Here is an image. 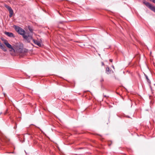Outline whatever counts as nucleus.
I'll list each match as a JSON object with an SVG mask.
<instances>
[{
  "instance_id": "obj_13",
  "label": "nucleus",
  "mask_w": 155,
  "mask_h": 155,
  "mask_svg": "<svg viewBox=\"0 0 155 155\" xmlns=\"http://www.w3.org/2000/svg\"><path fill=\"white\" fill-rule=\"evenodd\" d=\"M110 62H112L113 60H112V59H110Z\"/></svg>"
},
{
  "instance_id": "obj_1",
  "label": "nucleus",
  "mask_w": 155,
  "mask_h": 155,
  "mask_svg": "<svg viewBox=\"0 0 155 155\" xmlns=\"http://www.w3.org/2000/svg\"><path fill=\"white\" fill-rule=\"evenodd\" d=\"M15 29L19 34L22 35L23 38L26 40L27 42H30V40L32 39V36L30 35L29 33L26 32L23 29L19 27L15 26Z\"/></svg>"
},
{
  "instance_id": "obj_11",
  "label": "nucleus",
  "mask_w": 155,
  "mask_h": 155,
  "mask_svg": "<svg viewBox=\"0 0 155 155\" xmlns=\"http://www.w3.org/2000/svg\"><path fill=\"white\" fill-rule=\"evenodd\" d=\"M29 30L31 32H32V30L31 29H30V28H29Z\"/></svg>"
},
{
  "instance_id": "obj_4",
  "label": "nucleus",
  "mask_w": 155,
  "mask_h": 155,
  "mask_svg": "<svg viewBox=\"0 0 155 155\" xmlns=\"http://www.w3.org/2000/svg\"><path fill=\"white\" fill-rule=\"evenodd\" d=\"M6 7L9 11V12L10 13L9 17H11L13 14V12L12 9L11 7L7 5L6 6Z\"/></svg>"
},
{
  "instance_id": "obj_2",
  "label": "nucleus",
  "mask_w": 155,
  "mask_h": 155,
  "mask_svg": "<svg viewBox=\"0 0 155 155\" xmlns=\"http://www.w3.org/2000/svg\"><path fill=\"white\" fill-rule=\"evenodd\" d=\"M143 3L151 10L155 12V7L152 6L148 2H144Z\"/></svg>"
},
{
  "instance_id": "obj_9",
  "label": "nucleus",
  "mask_w": 155,
  "mask_h": 155,
  "mask_svg": "<svg viewBox=\"0 0 155 155\" xmlns=\"http://www.w3.org/2000/svg\"><path fill=\"white\" fill-rule=\"evenodd\" d=\"M22 50H23V49L22 48H20L18 51L20 53H22Z\"/></svg>"
},
{
  "instance_id": "obj_14",
  "label": "nucleus",
  "mask_w": 155,
  "mask_h": 155,
  "mask_svg": "<svg viewBox=\"0 0 155 155\" xmlns=\"http://www.w3.org/2000/svg\"><path fill=\"white\" fill-rule=\"evenodd\" d=\"M152 1L153 2L155 3V0H152Z\"/></svg>"
},
{
  "instance_id": "obj_7",
  "label": "nucleus",
  "mask_w": 155,
  "mask_h": 155,
  "mask_svg": "<svg viewBox=\"0 0 155 155\" xmlns=\"http://www.w3.org/2000/svg\"><path fill=\"white\" fill-rule=\"evenodd\" d=\"M106 73L107 74H109L111 73V71L110 70L109 68L108 67L106 68Z\"/></svg>"
},
{
  "instance_id": "obj_10",
  "label": "nucleus",
  "mask_w": 155,
  "mask_h": 155,
  "mask_svg": "<svg viewBox=\"0 0 155 155\" xmlns=\"http://www.w3.org/2000/svg\"><path fill=\"white\" fill-rule=\"evenodd\" d=\"M1 39L2 41H3V42L4 43V40H6L4 38H2Z\"/></svg>"
},
{
  "instance_id": "obj_3",
  "label": "nucleus",
  "mask_w": 155,
  "mask_h": 155,
  "mask_svg": "<svg viewBox=\"0 0 155 155\" xmlns=\"http://www.w3.org/2000/svg\"><path fill=\"white\" fill-rule=\"evenodd\" d=\"M4 44L8 48L10 49V51H15V50L13 48L12 45L10 44L7 40H4Z\"/></svg>"
},
{
  "instance_id": "obj_15",
  "label": "nucleus",
  "mask_w": 155,
  "mask_h": 155,
  "mask_svg": "<svg viewBox=\"0 0 155 155\" xmlns=\"http://www.w3.org/2000/svg\"><path fill=\"white\" fill-rule=\"evenodd\" d=\"M112 68H114V66H112Z\"/></svg>"
},
{
  "instance_id": "obj_8",
  "label": "nucleus",
  "mask_w": 155,
  "mask_h": 155,
  "mask_svg": "<svg viewBox=\"0 0 155 155\" xmlns=\"http://www.w3.org/2000/svg\"><path fill=\"white\" fill-rule=\"evenodd\" d=\"M145 77H146V79L147 81L148 82V83H149V84H150V80L149 79L147 76L146 75H145Z\"/></svg>"
},
{
  "instance_id": "obj_12",
  "label": "nucleus",
  "mask_w": 155,
  "mask_h": 155,
  "mask_svg": "<svg viewBox=\"0 0 155 155\" xmlns=\"http://www.w3.org/2000/svg\"><path fill=\"white\" fill-rule=\"evenodd\" d=\"M101 63H102V65H104V63L103 62H102Z\"/></svg>"
},
{
  "instance_id": "obj_6",
  "label": "nucleus",
  "mask_w": 155,
  "mask_h": 155,
  "mask_svg": "<svg viewBox=\"0 0 155 155\" xmlns=\"http://www.w3.org/2000/svg\"><path fill=\"white\" fill-rule=\"evenodd\" d=\"M31 40H32L33 41L34 43L35 44L37 45L38 46H41V43L40 42L38 41L37 40H35V39H33L32 37V39H31L30 40V41Z\"/></svg>"
},
{
  "instance_id": "obj_5",
  "label": "nucleus",
  "mask_w": 155,
  "mask_h": 155,
  "mask_svg": "<svg viewBox=\"0 0 155 155\" xmlns=\"http://www.w3.org/2000/svg\"><path fill=\"white\" fill-rule=\"evenodd\" d=\"M5 35L10 37L14 38L15 37V36L11 32H5Z\"/></svg>"
}]
</instances>
